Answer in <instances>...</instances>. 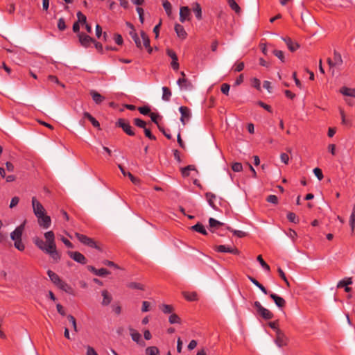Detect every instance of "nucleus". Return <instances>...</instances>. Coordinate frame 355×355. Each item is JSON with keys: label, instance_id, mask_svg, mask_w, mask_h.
<instances>
[{"label": "nucleus", "instance_id": "7", "mask_svg": "<svg viewBox=\"0 0 355 355\" xmlns=\"http://www.w3.org/2000/svg\"><path fill=\"white\" fill-rule=\"evenodd\" d=\"M116 125L121 128L128 135L133 136L135 132L132 130V127L130 123L123 119H119L116 121Z\"/></svg>", "mask_w": 355, "mask_h": 355}, {"label": "nucleus", "instance_id": "61", "mask_svg": "<svg viewBox=\"0 0 355 355\" xmlns=\"http://www.w3.org/2000/svg\"><path fill=\"white\" fill-rule=\"evenodd\" d=\"M19 198L17 197V196H15L13 197L12 199H11V201H10V205H9V207L10 209H12L14 208L15 207H16L17 205V204L19 203Z\"/></svg>", "mask_w": 355, "mask_h": 355}, {"label": "nucleus", "instance_id": "18", "mask_svg": "<svg viewBox=\"0 0 355 355\" xmlns=\"http://www.w3.org/2000/svg\"><path fill=\"white\" fill-rule=\"evenodd\" d=\"M270 297L273 300L274 302L275 303L277 307L282 309L286 305V301L282 297L275 293H270Z\"/></svg>", "mask_w": 355, "mask_h": 355}, {"label": "nucleus", "instance_id": "41", "mask_svg": "<svg viewBox=\"0 0 355 355\" xmlns=\"http://www.w3.org/2000/svg\"><path fill=\"white\" fill-rule=\"evenodd\" d=\"M227 229L230 231L231 232L233 233L234 235L236 236L237 237L239 238H242V237H244L246 235V233L243 232V231H241V230H233L232 229L231 227H227Z\"/></svg>", "mask_w": 355, "mask_h": 355}, {"label": "nucleus", "instance_id": "12", "mask_svg": "<svg viewBox=\"0 0 355 355\" xmlns=\"http://www.w3.org/2000/svg\"><path fill=\"white\" fill-rule=\"evenodd\" d=\"M128 329L130 331V334L132 340L137 343L140 346L144 347L146 345V343L142 340L141 334L132 327H129Z\"/></svg>", "mask_w": 355, "mask_h": 355}, {"label": "nucleus", "instance_id": "44", "mask_svg": "<svg viewBox=\"0 0 355 355\" xmlns=\"http://www.w3.org/2000/svg\"><path fill=\"white\" fill-rule=\"evenodd\" d=\"M14 246L19 251H24L25 249V245L22 242L21 239L15 241Z\"/></svg>", "mask_w": 355, "mask_h": 355}, {"label": "nucleus", "instance_id": "56", "mask_svg": "<svg viewBox=\"0 0 355 355\" xmlns=\"http://www.w3.org/2000/svg\"><path fill=\"white\" fill-rule=\"evenodd\" d=\"M252 84L254 87H255L258 90H261V83L260 80L257 78H253L252 79Z\"/></svg>", "mask_w": 355, "mask_h": 355}, {"label": "nucleus", "instance_id": "30", "mask_svg": "<svg viewBox=\"0 0 355 355\" xmlns=\"http://www.w3.org/2000/svg\"><path fill=\"white\" fill-rule=\"evenodd\" d=\"M193 10L196 15V17L198 19H202V9L200 5L196 2L193 3Z\"/></svg>", "mask_w": 355, "mask_h": 355}, {"label": "nucleus", "instance_id": "20", "mask_svg": "<svg viewBox=\"0 0 355 355\" xmlns=\"http://www.w3.org/2000/svg\"><path fill=\"white\" fill-rule=\"evenodd\" d=\"M224 224L219 220H217L213 218H210L209 219V226L210 228V230L212 232H215L217 230H218L222 225Z\"/></svg>", "mask_w": 355, "mask_h": 355}, {"label": "nucleus", "instance_id": "62", "mask_svg": "<svg viewBox=\"0 0 355 355\" xmlns=\"http://www.w3.org/2000/svg\"><path fill=\"white\" fill-rule=\"evenodd\" d=\"M58 28L60 31H64L66 28L65 21L63 18H60L58 19Z\"/></svg>", "mask_w": 355, "mask_h": 355}, {"label": "nucleus", "instance_id": "11", "mask_svg": "<svg viewBox=\"0 0 355 355\" xmlns=\"http://www.w3.org/2000/svg\"><path fill=\"white\" fill-rule=\"evenodd\" d=\"M179 111L181 114L180 121L183 125H185L191 118V111L187 107L185 106L180 107Z\"/></svg>", "mask_w": 355, "mask_h": 355}, {"label": "nucleus", "instance_id": "40", "mask_svg": "<svg viewBox=\"0 0 355 355\" xmlns=\"http://www.w3.org/2000/svg\"><path fill=\"white\" fill-rule=\"evenodd\" d=\"M194 170H195L194 166L189 165V166L182 168V175L184 177H187L190 175V171H194Z\"/></svg>", "mask_w": 355, "mask_h": 355}, {"label": "nucleus", "instance_id": "43", "mask_svg": "<svg viewBox=\"0 0 355 355\" xmlns=\"http://www.w3.org/2000/svg\"><path fill=\"white\" fill-rule=\"evenodd\" d=\"M168 321L171 324H179L180 323V318L176 314H171L169 316Z\"/></svg>", "mask_w": 355, "mask_h": 355}, {"label": "nucleus", "instance_id": "22", "mask_svg": "<svg viewBox=\"0 0 355 355\" xmlns=\"http://www.w3.org/2000/svg\"><path fill=\"white\" fill-rule=\"evenodd\" d=\"M60 290L67 293H72V288L70 285H69L67 282L61 279L58 284L55 285Z\"/></svg>", "mask_w": 355, "mask_h": 355}, {"label": "nucleus", "instance_id": "14", "mask_svg": "<svg viewBox=\"0 0 355 355\" xmlns=\"http://www.w3.org/2000/svg\"><path fill=\"white\" fill-rule=\"evenodd\" d=\"M275 342L279 347H284L287 344V337L281 330H278L277 331Z\"/></svg>", "mask_w": 355, "mask_h": 355}, {"label": "nucleus", "instance_id": "29", "mask_svg": "<svg viewBox=\"0 0 355 355\" xmlns=\"http://www.w3.org/2000/svg\"><path fill=\"white\" fill-rule=\"evenodd\" d=\"M192 230H195L196 232H198L203 235H207V232L205 230L204 225L200 223H198L195 225L192 226Z\"/></svg>", "mask_w": 355, "mask_h": 355}, {"label": "nucleus", "instance_id": "47", "mask_svg": "<svg viewBox=\"0 0 355 355\" xmlns=\"http://www.w3.org/2000/svg\"><path fill=\"white\" fill-rule=\"evenodd\" d=\"M160 309L164 313H171L173 310V306L168 304L161 305Z\"/></svg>", "mask_w": 355, "mask_h": 355}, {"label": "nucleus", "instance_id": "36", "mask_svg": "<svg viewBox=\"0 0 355 355\" xmlns=\"http://www.w3.org/2000/svg\"><path fill=\"white\" fill-rule=\"evenodd\" d=\"M339 112H340V114L341 116L342 124H343L345 125H351L350 121H349L346 119L345 112L341 107H339Z\"/></svg>", "mask_w": 355, "mask_h": 355}, {"label": "nucleus", "instance_id": "42", "mask_svg": "<svg viewBox=\"0 0 355 355\" xmlns=\"http://www.w3.org/2000/svg\"><path fill=\"white\" fill-rule=\"evenodd\" d=\"M257 261L259 262L261 267L266 271H270V266L265 262L263 259L261 255H259L257 258Z\"/></svg>", "mask_w": 355, "mask_h": 355}, {"label": "nucleus", "instance_id": "16", "mask_svg": "<svg viewBox=\"0 0 355 355\" xmlns=\"http://www.w3.org/2000/svg\"><path fill=\"white\" fill-rule=\"evenodd\" d=\"M166 53L167 55L172 59V62L171 63L172 68L177 71L179 69V63L178 62V56L176 53L171 49H168Z\"/></svg>", "mask_w": 355, "mask_h": 355}, {"label": "nucleus", "instance_id": "57", "mask_svg": "<svg viewBox=\"0 0 355 355\" xmlns=\"http://www.w3.org/2000/svg\"><path fill=\"white\" fill-rule=\"evenodd\" d=\"M126 25L131 29V31H130V35L132 37V38L133 39L134 37H137V36L138 35L135 32L133 25L130 22H127Z\"/></svg>", "mask_w": 355, "mask_h": 355}, {"label": "nucleus", "instance_id": "17", "mask_svg": "<svg viewBox=\"0 0 355 355\" xmlns=\"http://www.w3.org/2000/svg\"><path fill=\"white\" fill-rule=\"evenodd\" d=\"M190 15V10L187 6H182L180 9V21L184 23L189 19Z\"/></svg>", "mask_w": 355, "mask_h": 355}, {"label": "nucleus", "instance_id": "35", "mask_svg": "<svg viewBox=\"0 0 355 355\" xmlns=\"http://www.w3.org/2000/svg\"><path fill=\"white\" fill-rule=\"evenodd\" d=\"M146 355H159V350L157 347L151 346L146 349Z\"/></svg>", "mask_w": 355, "mask_h": 355}, {"label": "nucleus", "instance_id": "59", "mask_svg": "<svg viewBox=\"0 0 355 355\" xmlns=\"http://www.w3.org/2000/svg\"><path fill=\"white\" fill-rule=\"evenodd\" d=\"M135 124L139 127V128H146V122L144 121H143L142 119H135Z\"/></svg>", "mask_w": 355, "mask_h": 355}, {"label": "nucleus", "instance_id": "5", "mask_svg": "<svg viewBox=\"0 0 355 355\" xmlns=\"http://www.w3.org/2000/svg\"><path fill=\"white\" fill-rule=\"evenodd\" d=\"M75 236L83 244L93 248H97L96 242L92 239L78 232L75 233Z\"/></svg>", "mask_w": 355, "mask_h": 355}, {"label": "nucleus", "instance_id": "51", "mask_svg": "<svg viewBox=\"0 0 355 355\" xmlns=\"http://www.w3.org/2000/svg\"><path fill=\"white\" fill-rule=\"evenodd\" d=\"M273 54L277 56L282 62H284V55L282 51L273 50Z\"/></svg>", "mask_w": 355, "mask_h": 355}, {"label": "nucleus", "instance_id": "9", "mask_svg": "<svg viewBox=\"0 0 355 355\" xmlns=\"http://www.w3.org/2000/svg\"><path fill=\"white\" fill-rule=\"evenodd\" d=\"M26 220L22 224L15 228V230L10 233V239L12 241H17L21 239L22 234L24 230Z\"/></svg>", "mask_w": 355, "mask_h": 355}, {"label": "nucleus", "instance_id": "2", "mask_svg": "<svg viewBox=\"0 0 355 355\" xmlns=\"http://www.w3.org/2000/svg\"><path fill=\"white\" fill-rule=\"evenodd\" d=\"M343 58L340 55L337 51H334V58L331 60V58L327 59V63L329 66L330 69L332 71V74L334 73V68L339 67L343 64Z\"/></svg>", "mask_w": 355, "mask_h": 355}, {"label": "nucleus", "instance_id": "28", "mask_svg": "<svg viewBox=\"0 0 355 355\" xmlns=\"http://www.w3.org/2000/svg\"><path fill=\"white\" fill-rule=\"evenodd\" d=\"M47 275H48L49 279H51V281L55 285H56V284H58L61 280L60 277L56 273L51 271V270H49L47 271Z\"/></svg>", "mask_w": 355, "mask_h": 355}, {"label": "nucleus", "instance_id": "21", "mask_svg": "<svg viewBox=\"0 0 355 355\" xmlns=\"http://www.w3.org/2000/svg\"><path fill=\"white\" fill-rule=\"evenodd\" d=\"M282 39L285 42L288 49L292 52L295 51L300 47V46L297 43L294 42L289 37H287V38L282 37Z\"/></svg>", "mask_w": 355, "mask_h": 355}, {"label": "nucleus", "instance_id": "60", "mask_svg": "<svg viewBox=\"0 0 355 355\" xmlns=\"http://www.w3.org/2000/svg\"><path fill=\"white\" fill-rule=\"evenodd\" d=\"M230 85H228L227 83H223L222 85H221V92L225 94V95H228L229 94V92H230Z\"/></svg>", "mask_w": 355, "mask_h": 355}, {"label": "nucleus", "instance_id": "4", "mask_svg": "<svg viewBox=\"0 0 355 355\" xmlns=\"http://www.w3.org/2000/svg\"><path fill=\"white\" fill-rule=\"evenodd\" d=\"M33 211L36 217H40L46 214V210L43 205L36 199L35 197L32 198Z\"/></svg>", "mask_w": 355, "mask_h": 355}, {"label": "nucleus", "instance_id": "37", "mask_svg": "<svg viewBox=\"0 0 355 355\" xmlns=\"http://www.w3.org/2000/svg\"><path fill=\"white\" fill-rule=\"evenodd\" d=\"M140 35H141V39H142L144 46L145 48L146 47H149V46H150V40H149L148 36L146 35V33L144 31H141Z\"/></svg>", "mask_w": 355, "mask_h": 355}, {"label": "nucleus", "instance_id": "54", "mask_svg": "<svg viewBox=\"0 0 355 355\" xmlns=\"http://www.w3.org/2000/svg\"><path fill=\"white\" fill-rule=\"evenodd\" d=\"M128 286L132 289L143 290V286L139 283L131 282L128 284Z\"/></svg>", "mask_w": 355, "mask_h": 355}, {"label": "nucleus", "instance_id": "55", "mask_svg": "<svg viewBox=\"0 0 355 355\" xmlns=\"http://www.w3.org/2000/svg\"><path fill=\"white\" fill-rule=\"evenodd\" d=\"M136 10L139 15V21L141 24L144 23V9L142 8H140V7H137L136 8Z\"/></svg>", "mask_w": 355, "mask_h": 355}, {"label": "nucleus", "instance_id": "8", "mask_svg": "<svg viewBox=\"0 0 355 355\" xmlns=\"http://www.w3.org/2000/svg\"><path fill=\"white\" fill-rule=\"evenodd\" d=\"M77 36L78 37L79 42L85 48L89 47L92 43L94 42V39L83 33H78Z\"/></svg>", "mask_w": 355, "mask_h": 355}, {"label": "nucleus", "instance_id": "52", "mask_svg": "<svg viewBox=\"0 0 355 355\" xmlns=\"http://www.w3.org/2000/svg\"><path fill=\"white\" fill-rule=\"evenodd\" d=\"M48 79H49L50 81H51V82H53V83H55V84H58V85H60L62 87H64V84H62V83H61L59 81L58 78L56 76H53V75H50V76H48Z\"/></svg>", "mask_w": 355, "mask_h": 355}, {"label": "nucleus", "instance_id": "38", "mask_svg": "<svg viewBox=\"0 0 355 355\" xmlns=\"http://www.w3.org/2000/svg\"><path fill=\"white\" fill-rule=\"evenodd\" d=\"M184 297L188 300V301H196L197 300V294L195 292L188 293L184 292L183 293Z\"/></svg>", "mask_w": 355, "mask_h": 355}, {"label": "nucleus", "instance_id": "48", "mask_svg": "<svg viewBox=\"0 0 355 355\" xmlns=\"http://www.w3.org/2000/svg\"><path fill=\"white\" fill-rule=\"evenodd\" d=\"M232 169L234 172H241L243 170V166L240 162H235L232 164Z\"/></svg>", "mask_w": 355, "mask_h": 355}, {"label": "nucleus", "instance_id": "32", "mask_svg": "<svg viewBox=\"0 0 355 355\" xmlns=\"http://www.w3.org/2000/svg\"><path fill=\"white\" fill-rule=\"evenodd\" d=\"M206 198L207 200V202L210 207H211L213 209H216V206L214 202V200L216 199V196L211 193H206Z\"/></svg>", "mask_w": 355, "mask_h": 355}, {"label": "nucleus", "instance_id": "6", "mask_svg": "<svg viewBox=\"0 0 355 355\" xmlns=\"http://www.w3.org/2000/svg\"><path fill=\"white\" fill-rule=\"evenodd\" d=\"M215 250L222 253H231L233 254H239V251L237 248L232 245H219L214 248Z\"/></svg>", "mask_w": 355, "mask_h": 355}, {"label": "nucleus", "instance_id": "19", "mask_svg": "<svg viewBox=\"0 0 355 355\" xmlns=\"http://www.w3.org/2000/svg\"><path fill=\"white\" fill-rule=\"evenodd\" d=\"M87 268L89 271L92 272L94 275L99 276V277H103V276H105V275L110 274V272L105 268L96 269L94 266H87Z\"/></svg>", "mask_w": 355, "mask_h": 355}, {"label": "nucleus", "instance_id": "34", "mask_svg": "<svg viewBox=\"0 0 355 355\" xmlns=\"http://www.w3.org/2000/svg\"><path fill=\"white\" fill-rule=\"evenodd\" d=\"M162 5L167 15L171 16L172 14V6L171 3L167 0H164L162 2Z\"/></svg>", "mask_w": 355, "mask_h": 355}, {"label": "nucleus", "instance_id": "3", "mask_svg": "<svg viewBox=\"0 0 355 355\" xmlns=\"http://www.w3.org/2000/svg\"><path fill=\"white\" fill-rule=\"evenodd\" d=\"M254 306L257 309L258 313L264 319L270 320L273 318L272 313L268 309L263 307L258 301L254 302Z\"/></svg>", "mask_w": 355, "mask_h": 355}, {"label": "nucleus", "instance_id": "45", "mask_svg": "<svg viewBox=\"0 0 355 355\" xmlns=\"http://www.w3.org/2000/svg\"><path fill=\"white\" fill-rule=\"evenodd\" d=\"M77 15V17H78V23H81L83 24H86L87 23V17L86 16L83 14L80 11H78L76 14Z\"/></svg>", "mask_w": 355, "mask_h": 355}, {"label": "nucleus", "instance_id": "53", "mask_svg": "<svg viewBox=\"0 0 355 355\" xmlns=\"http://www.w3.org/2000/svg\"><path fill=\"white\" fill-rule=\"evenodd\" d=\"M313 173L317 177V178L320 181L323 178V174L320 168H315L313 169Z\"/></svg>", "mask_w": 355, "mask_h": 355}, {"label": "nucleus", "instance_id": "39", "mask_svg": "<svg viewBox=\"0 0 355 355\" xmlns=\"http://www.w3.org/2000/svg\"><path fill=\"white\" fill-rule=\"evenodd\" d=\"M349 225L352 230L354 231L355 227V204L353 206L352 211L349 218Z\"/></svg>", "mask_w": 355, "mask_h": 355}, {"label": "nucleus", "instance_id": "1", "mask_svg": "<svg viewBox=\"0 0 355 355\" xmlns=\"http://www.w3.org/2000/svg\"><path fill=\"white\" fill-rule=\"evenodd\" d=\"M44 237L45 241L37 236L33 238L34 244L44 253L49 254L53 262L58 263L61 259V254L57 250L54 232L51 230L46 232Z\"/></svg>", "mask_w": 355, "mask_h": 355}, {"label": "nucleus", "instance_id": "63", "mask_svg": "<svg viewBox=\"0 0 355 355\" xmlns=\"http://www.w3.org/2000/svg\"><path fill=\"white\" fill-rule=\"evenodd\" d=\"M138 110H139V112L144 115H147L150 112V110L148 106L140 107H139Z\"/></svg>", "mask_w": 355, "mask_h": 355}, {"label": "nucleus", "instance_id": "49", "mask_svg": "<svg viewBox=\"0 0 355 355\" xmlns=\"http://www.w3.org/2000/svg\"><path fill=\"white\" fill-rule=\"evenodd\" d=\"M286 235L291 239H292L293 241H295L297 236V232L292 230V229H289L288 230V232H286Z\"/></svg>", "mask_w": 355, "mask_h": 355}, {"label": "nucleus", "instance_id": "25", "mask_svg": "<svg viewBox=\"0 0 355 355\" xmlns=\"http://www.w3.org/2000/svg\"><path fill=\"white\" fill-rule=\"evenodd\" d=\"M90 95L96 104H100L105 100V97L95 90L90 91Z\"/></svg>", "mask_w": 355, "mask_h": 355}, {"label": "nucleus", "instance_id": "10", "mask_svg": "<svg viewBox=\"0 0 355 355\" xmlns=\"http://www.w3.org/2000/svg\"><path fill=\"white\" fill-rule=\"evenodd\" d=\"M37 223L40 227L43 229H48L51 225V217L46 214L42 215L40 217H37Z\"/></svg>", "mask_w": 355, "mask_h": 355}, {"label": "nucleus", "instance_id": "24", "mask_svg": "<svg viewBox=\"0 0 355 355\" xmlns=\"http://www.w3.org/2000/svg\"><path fill=\"white\" fill-rule=\"evenodd\" d=\"M175 31L177 35L182 40L185 39L187 35V32L184 30V28L180 24H175Z\"/></svg>", "mask_w": 355, "mask_h": 355}, {"label": "nucleus", "instance_id": "23", "mask_svg": "<svg viewBox=\"0 0 355 355\" xmlns=\"http://www.w3.org/2000/svg\"><path fill=\"white\" fill-rule=\"evenodd\" d=\"M340 93L345 96L355 98V88H349L344 86L340 89Z\"/></svg>", "mask_w": 355, "mask_h": 355}, {"label": "nucleus", "instance_id": "64", "mask_svg": "<svg viewBox=\"0 0 355 355\" xmlns=\"http://www.w3.org/2000/svg\"><path fill=\"white\" fill-rule=\"evenodd\" d=\"M267 201L272 204H277L278 202V198L275 195H270L267 198Z\"/></svg>", "mask_w": 355, "mask_h": 355}, {"label": "nucleus", "instance_id": "58", "mask_svg": "<svg viewBox=\"0 0 355 355\" xmlns=\"http://www.w3.org/2000/svg\"><path fill=\"white\" fill-rule=\"evenodd\" d=\"M126 25L131 29V31H130V35L132 37V38L133 39L134 37H137V36L138 35L135 32L133 25L130 22H127Z\"/></svg>", "mask_w": 355, "mask_h": 355}, {"label": "nucleus", "instance_id": "13", "mask_svg": "<svg viewBox=\"0 0 355 355\" xmlns=\"http://www.w3.org/2000/svg\"><path fill=\"white\" fill-rule=\"evenodd\" d=\"M177 84L182 90L189 91L193 88V85L191 80L186 78H180L177 81Z\"/></svg>", "mask_w": 355, "mask_h": 355}, {"label": "nucleus", "instance_id": "46", "mask_svg": "<svg viewBox=\"0 0 355 355\" xmlns=\"http://www.w3.org/2000/svg\"><path fill=\"white\" fill-rule=\"evenodd\" d=\"M287 218L289 221L294 223H297L299 222V219L297 218L296 214L293 212H289L287 214Z\"/></svg>", "mask_w": 355, "mask_h": 355}, {"label": "nucleus", "instance_id": "26", "mask_svg": "<svg viewBox=\"0 0 355 355\" xmlns=\"http://www.w3.org/2000/svg\"><path fill=\"white\" fill-rule=\"evenodd\" d=\"M101 295L103 297V301H102V304L103 306H107V305L110 304L112 300V297L108 293V291L106 290H103L101 291Z\"/></svg>", "mask_w": 355, "mask_h": 355}, {"label": "nucleus", "instance_id": "15", "mask_svg": "<svg viewBox=\"0 0 355 355\" xmlns=\"http://www.w3.org/2000/svg\"><path fill=\"white\" fill-rule=\"evenodd\" d=\"M69 256L76 262L85 264L87 263V259L85 257L79 252H68Z\"/></svg>", "mask_w": 355, "mask_h": 355}, {"label": "nucleus", "instance_id": "33", "mask_svg": "<svg viewBox=\"0 0 355 355\" xmlns=\"http://www.w3.org/2000/svg\"><path fill=\"white\" fill-rule=\"evenodd\" d=\"M162 92V100L164 101H168L171 97V90L166 87H163Z\"/></svg>", "mask_w": 355, "mask_h": 355}, {"label": "nucleus", "instance_id": "50", "mask_svg": "<svg viewBox=\"0 0 355 355\" xmlns=\"http://www.w3.org/2000/svg\"><path fill=\"white\" fill-rule=\"evenodd\" d=\"M67 319L69 320V322L71 324L74 331L77 332L78 329H77L76 321L75 318L71 315H69L67 316Z\"/></svg>", "mask_w": 355, "mask_h": 355}, {"label": "nucleus", "instance_id": "27", "mask_svg": "<svg viewBox=\"0 0 355 355\" xmlns=\"http://www.w3.org/2000/svg\"><path fill=\"white\" fill-rule=\"evenodd\" d=\"M248 279L254 286L259 288L263 292V293H264L265 295L268 294V291L266 289V288L262 284H261L257 279H255L251 276H248Z\"/></svg>", "mask_w": 355, "mask_h": 355}, {"label": "nucleus", "instance_id": "31", "mask_svg": "<svg viewBox=\"0 0 355 355\" xmlns=\"http://www.w3.org/2000/svg\"><path fill=\"white\" fill-rule=\"evenodd\" d=\"M227 3L231 9L235 11V12L237 14L241 12V8L235 0H227Z\"/></svg>", "mask_w": 355, "mask_h": 355}]
</instances>
